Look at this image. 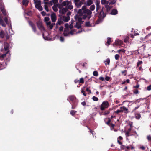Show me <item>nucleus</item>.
I'll use <instances>...</instances> for the list:
<instances>
[{
  "mask_svg": "<svg viewBox=\"0 0 151 151\" xmlns=\"http://www.w3.org/2000/svg\"><path fill=\"white\" fill-rule=\"evenodd\" d=\"M87 18L88 19H89L90 18L88 17V15L86 13H83L82 11L79 9L78 12L77 14L75 16V19L76 21H78L79 22L83 23L84 21L82 20H85Z\"/></svg>",
  "mask_w": 151,
  "mask_h": 151,
  "instance_id": "obj_1",
  "label": "nucleus"
},
{
  "mask_svg": "<svg viewBox=\"0 0 151 151\" xmlns=\"http://www.w3.org/2000/svg\"><path fill=\"white\" fill-rule=\"evenodd\" d=\"M37 25L39 29L42 33V35L43 38L46 40H49V38L47 36H45L46 34H48L47 32L45 30L44 27L42 22H39L37 23Z\"/></svg>",
  "mask_w": 151,
  "mask_h": 151,
  "instance_id": "obj_2",
  "label": "nucleus"
},
{
  "mask_svg": "<svg viewBox=\"0 0 151 151\" xmlns=\"http://www.w3.org/2000/svg\"><path fill=\"white\" fill-rule=\"evenodd\" d=\"M80 9L82 11V12H83V13H86L88 14L89 18L91 17L92 12L89 9H86V6H83L82 7L81 9Z\"/></svg>",
  "mask_w": 151,
  "mask_h": 151,
  "instance_id": "obj_3",
  "label": "nucleus"
},
{
  "mask_svg": "<svg viewBox=\"0 0 151 151\" xmlns=\"http://www.w3.org/2000/svg\"><path fill=\"white\" fill-rule=\"evenodd\" d=\"M74 32H75L74 30H71L69 32V29L68 30V29H65L64 30L63 34L65 36H69L70 34L71 35L74 34L75 33H74Z\"/></svg>",
  "mask_w": 151,
  "mask_h": 151,
  "instance_id": "obj_4",
  "label": "nucleus"
},
{
  "mask_svg": "<svg viewBox=\"0 0 151 151\" xmlns=\"http://www.w3.org/2000/svg\"><path fill=\"white\" fill-rule=\"evenodd\" d=\"M41 1H36L35 2V8L40 11H41L43 10V8L41 5Z\"/></svg>",
  "mask_w": 151,
  "mask_h": 151,
  "instance_id": "obj_5",
  "label": "nucleus"
},
{
  "mask_svg": "<svg viewBox=\"0 0 151 151\" xmlns=\"http://www.w3.org/2000/svg\"><path fill=\"white\" fill-rule=\"evenodd\" d=\"M109 103L108 101H103L101 106L100 109L101 110H104L105 109L107 108L109 106Z\"/></svg>",
  "mask_w": 151,
  "mask_h": 151,
  "instance_id": "obj_6",
  "label": "nucleus"
},
{
  "mask_svg": "<svg viewBox=\"0 0 151 151\" xmlns=\"http://www.w3.org/2000/svg\"><path fill=\"white\" fill-rule=\"evenodd\" d=\"M62 6L60 5L58 7L60 9L59 12L60 14H65L68 11V9L67 7H65L64 8H62Z\"/></svg>",
  "mask_w": 151,
  "mask_h": 151,
  "instance_id": "obj_7",
  "label": "nucleus"
},
{
  "mask_svg": "<svg viewBox=\"0 0 151 151\" xmlns=\"http://www.w3.org/2000/svg\"><path fill=\"white\" fill-rule=\"evenodd\" d=\"M0 8L2 14L4 15H7V13L6 12V10L5 9L4 7V5H1L0 6Z\"/></svg>",
  "mask_w": 151,
  "mask_h": 151,
  "instance_id": "obj_8",
  "label": "nucleus"
},
{
  "mask_svg": "<svg viewBox=\"0 0 151 151\" xmlns=\"http://www.w3.org/2000/svg\"><path fill=\"white\" fill-rule=\"evenodd\" d=\"M93 21L90 20L89 21L86 22L85 23V25L87 27H90L92 26H94L95 25L93 24Z\"/></svg>",
  "mask_w": 151,
  "mask_h": 151,
  "instance_id": "obj_9",
  "label": "nucleus"
},
{
  "mask_svg": "<svg viewBox=\"0 0 151 151\" xmlns=\"http://www.w3.org/2000/svg\"><path fill=\"white\" fill-rule=\"evenodd\" d=\"M46 24L48 28L51 29H52L53 26L55 24L54 23H51L50 21L46 22Z\"/></svg>",
  "mask_w": 151,
  "mask_h": 151,
  "instance_id": "obj_10",
  "label": "nucleus"
},
{
  "mask_svg": "<svg viewBox=\"0 0 151 151\" xmlns=\"http://www.w3.org/2000/svg\"><path fill=\"white\" fill-rule=\"evenodd\" d=\"M70 100L72 101V102H75L76 103L77 102L78 100L74 96H70L69 97Z\"/></svg>",
  "mask_w": 151,
  "mask_h": 151,
  "instance_id": "obj_11",
  "label": "nucleus"
},
{
  "mask_svg": "<svg viewBox=\"0 0 151 151\" xmlns=\"http://www.w3.org/2000/svg\"><path fill=\"white\" fill-rule=\"evenodd\" d=\"M122 112H123L125 113H127L128 112V109L125 106H122L120 107Z\"/></svg>",
  "mask_w": 151,
  "mask_h": 151,
  "instance_id": "obj_12",
  "label": "nucleus"
},
{
  "mask_svg": "<svg viewBox=\"0 0 151 151\" xmlns=\"http://www.w3.org/2000/svg\"><path fill=\"white\" fill-rule=\"evenodd\" d=\"M51 18L52 21L53 22H55L56 20V16L55 14L53 13L51 15Z\"/></svg>",
  "mask_w": 151,
  "mask_h": 151,
  "instance_id": "obj_13",
  "label": "nucleus"
},
{
  "mask_svg": "<svg viewBox=\"0 0 151 151\" xmlns=\"http://www.w3.org/2000/svg\"><path fill=\"white\" fill-rule=\"evenodd\" d=\"M70 19L69 16H63L62 18V20L65 22H68Z\"/></svg>",
  "mask_w": 151,
  "mask_h": 151,
  "instance_id": "obj_14",
  "label": "nucleus"
},
{
  "mask_svg": "<svg viewBox=\"0 0 151 151\" xmlns=\"http://www.w3.org/2000/svg\"><path fill=\"white\" fill-rule=\"evenodd\" d=\"M123 42L120 40H116L115 41V44L116 45H122Z\"/></svg>",
  "mask_w": 151,
  "mask_h": 151,
  "instance_id": "obj_15",
  "label": "nucleus"
},
{
  "mask_svg": "<svg viewBox=\"0 0 151 151\" xmlns=\"http://www.w3.org/2000/svg\"><path fill=\"white\" fill-rule=\"evenodd\" d=\"M109 2L106 0H101V3L102 4H104L106 6H108V4L109 5Z\"/></svg>",
  "mask_w": 151,
  "mask_h": 151,
  "instance_id": "obj_16",
  "label": "nucleus"
},
{
  "mask_svg": "<svg viewBox=\"0 0 151 151\" xmlns=\"http://www.w3.org/2000/svg\"><path fill=\"white\" fill-rule=\"evenodd\" d=\"M63 21L61 20L58 19L57 21L56 25V28H57L58 27L59 25H60L63 24Z\"/></svg>",
  "mask_w": 151,
  "mask_h": 151,
  "instance_id": "obj_17",
  "label": "nucleus"
},
{
  "mask_svg": "<svg viewBox=\"0 0 151 151\" xmlns=\"http://www.w3.org/2000/svg\"><path fill=\"white\" fill-rule=\"evenodd\" d=\"M93 3V0H88L86 3V5L87 6H90Z\"/></svg>",
  "mask_w": 151,
  "mask_h": 151,
  "instance_id": "obj_18",
  "label": "nucleus"
},
{
  "mask_svg": "<svg viewBox=\"0 0 151 151\" xmlns=\"http://www.w3.org/2000/svg\"><path fill=\"white\" fill-rule=\"evenodd\" d=\"M78 100L77 101V102H76V103L75 102H73L71 103L72 104V109H75L76 108V107L77 104L78 103Z\"/></svg>",
  "mask_w": 151,
  "mask_h": 151,
  "instance_id": "obj_19",
  "label": "nucleus"
},
{
  "mask_svg": "<svg viewBox=\"0 0 151 151\" xmlns=\"http://www.w3.org/2000/svg\"><path fill=\"white\" fill-rule=\"evenodd\" d=\"M70 1H68L66 0L64 1H63L62 3V5L64 6H66L69 4Z\"/></svg>",
  "mask_w": 151,
  "mask_h": 151,
  "instance_id": "obj_20",
  "label": "nucleus"
},
{
  "mask_svg": "<svg viewBox=\"0 0 151 151\" xmlns=\"http://www.w3.org/2000/svg\"><path fill=\"white\" fill-rule=\"evenodd\" d=\"M118 11L116 9H113L112 10L111 12V14L113 15H115L117 14Z\"/></svg>",
  "mask_w": 151,
  "mask_h": 151,
  "instance_id": "obj_21",
  "label": "nucleus"
},
{
  "mask_svg": "<svg viewBox=\"0 0 151 151\" xmlns=\"http://www.w3.org/2000/svg\"><path fill=\"white\" fill-rule=\"evenodd\" d=\"M58 6V4H54V6L52 7V9L53 10L55 11L56 12L58 11V9L57 8V6Z\"/></svg>",
  "mask_w": 151,
  "mask_h": 151,
  "instance_id": "obj_22",
  "label": "nucleus"
},
{
  "mask_svg": "<svg viewBox=\"0 0 151 151\" xmlns=\"http://www.w3.org/2000/svg\"><path fill=\"white\" fill-rule=\"evenodd\" d=\"M77 21L78 22H76V24L75 26V27H76L78 29L81 27V24L82 23H81V22H79L78 21Z\"/></svg>",
  "mask_w": 151,
  "mask_h": 151,
  "instance_id": "obj_23",
  "label": "nucleus"
},
{
  "mask_svg": "<svg viewBox=\"0 0 151 151\" xmlns=\"http://www.w3.org/2000/svg\"><path fill=\"white\" fill-rule=\"evenodd\" d=\"M30 25L31 26L33 31L35 32H36V27L35 25H34L32 23H30Z\"/></svg>",
  "mask_w": 151,
  "mask_h": 151,
  "instance_id": "obj_24",
  "label": "nucleus"
},
{
  "mask_svg": "<svg viewBox=\"0 0 151 151\" xmlns=\"http://www.w3.org/2000/svg\"><path fill=\"white\" fill-rule=\"evenodd\" d=\"M0 25H1V26L3 27H5L6 26L1 17H0Z\"/></svg>",
  "mask_w": 151,
  "mask_h": 151,
  "instance_id": "obj_25",
  "label": "nucleus"
},
{
  "mask_svg": "<svg viewBox=\"0 0 151 151\" xmlns=\"http://www.w3.org/2000/svg\"><path fill=\"white\" fill-rule=\"evenodd\" d=\"M9 44L8 43L6 42L5 43L4 48L5 51H6L8 50L9 47Z\"/></svg>",
  "mask_w": 151,
  "mask_h": 151,
  "instance_id": "obj_26",
  "label": "nucleus"
},
{
  "mask_svg": "<svg viewBox=\"0 0 151 151\" xmlns=\"http://www.w3.org/2000/svg\"><path fill=\"white\" fill-rule=\"evenodd\" d=\"M82 4V3L81 1H80L79 2L76 3L75 4L78 8H79L81 6Z\"/></svg>",
  "mask_w": 151,
  "mask_h": 151,
  "instance_id": "obj_27",
  "label": "nucleus"
},
{
  "mask_svg": "<svg viewBox=\"0 0 151 151\" xmlns=\"http://www.w3.org/2000/svg\"><path fill=\"white\" fill-rule=\"evenodd\" d=\"M5 35V34L4 33V31L3 30H1L0 32V37L2 38H3L4 37Z\"/></svg>",
  "mask_w": 151,
  "mask_h": 151,
  "instance_id": "obj_28",
  "label": "nucleus"
},
{
  "mask_svg": "<svg viewBox=\"0 0 151 151\" xmlns=\"http://www.w3.org/2000/svg\"><path fill=\"white\" fill-rule=\"evenodd\" d=\"M111 42V38H107V41L106 44V45L108 46L109 45Z\"/></svg>",
  "mask_w": 151,
  "mask_h": 151,
  "instance_id": "obj_29",
  "label": "nucleus"
},
{
  "mask_svg": "<svg viewBox=\"0 0 151 151\" xmlns=\"http://www.w3.org/2000/svg\"><path fill=\"white\" fill-rule=\"evenodd\" d=\"M28 2V0H23L22 1L23 5L26 6L27 5Z\"/></svg>",
  "mask_w": 151,
  "mask_h": 151,
  "instance_id": "obj_30",
  "label": "nucleus"
},
{
  "mask_svg": "<svg viewBox=\"0 0 151 151\" xmlns=\"http://www.w3.org/2000/svg\"><path fill=\"white\" fill-rule=\"evenodd\" d=\"M110 62V60L109 58H107L105 61H104L105 64L106 65H109V63Z\"/></svg>",
  "mask_w": 151,
  "mask_h": 151,
  "instance_id": "obj_31",
  "label": "nucleus"
},
{
  "mask_svg": "<svg viewBox=\"0 0 151 151\" xmlns=\"http://www.w3.org/2000/svg\"><path fill=\"white\" fill-rule=\"evenodd\" d=\"M96 4V11L98 12V10L100 9V6L99 5V3H97Z\"/></svg>",
  "mask_w": 151,
  "mask_h": 151,
  "instance_id": "obj_32",
  "label": "nucleus"
},
{
  "mask_svg": "<svg viewBox=\"0 0 151 151\" xmlns=\"http://www.w3.org/2000/svg\"><path fill=\"white\" fill-rule=\"evenodd\" d=\"M125 135H126V137L127 138V140H128L129 139H128V138H127V137L130 136H132V135H133V134H130V133H129V132H126L125 133Z\"/></svg>",
  "mask_w": 151,
  "mask_h": 151,
  "instance_id": "obj_33",
  "label": "nucleus"
},
{
  "mask_svg": "<svg viewBox=\"0 0 151 151\" xmlns=\"http://www.w3.org/2000/svg\"><path fill=\"white\" fill-rule=\"evenodd\" d=\"M141 117V114H135V117L137 119H139Z\"/></svg>",
  "mask_w": 151,
  "mask_h": 151,
  "instance_id": "obj_34",
  "label": "nucleus"
},
{
  "mask_svg": "<svg viewBox=\"0 0 151 151\" xmlns=\"http://www.w3.org/2000/svg\"><path fill=\"white\" fill-rule=\"evenodd\" d=\"M95 9V6L94 5H92L90 8V10L91 11H93Z\"/></svg>",
  "mask_w": 151,
  "mask_h": 151,
  "instance_id": "obj_35",
  "label": "nucleus"
},
{
  "mask_svg": "<svg viewBox=\"0 0 151 151\" xmlns=\"http://www.w3.org/2000/svg\"><path fill=\"white\" fill-rule=\"evenodd\" d=\"M74 22L73 21L71 20V23L70 25H69V28L71 29L73 28V23Z\"/></svg>",
  "mask_w": 151,
  "mask_h": 151,
  "instance_id": "obj_36",
  "label": "nucleus"
},
{
  "mask_svg": "<svg viewBox=\"0 0 151 151\" xmlns=\"http://www.w3.org/2000/svg\"><path fill=\"white\" fill-rule=\"evenodd\" d=\"M50 19L48 17H46L44 18V21L46 22H49V20Z\"/></svg>",
  "mask_w": 151,
  "mask_h": 151,
  "instance_id": "obj_37",
  "label": "nucleus"
},
{
  "mask_svg": "<svg viewBox=\"0 0 151 151\" xmlns=\"http://www.w3.org/2000/svg\"><path fill=\"white\" fill-rule=\"evenodd\" d=\"M76 112L77 111H76L73 110H71L70 112V114L71 115L73 116L75 114Z\"/></svg>",
  "mask_w": 151,
  "mask_h": 151,
  "instance_id": "obj_38",
  "label": "nucleus"
},
{
  "mask_svg": "<svg viewBox=\"0 0 151 151\" xmlns=\"http://www.w3.org/2000/svg\"><path fill=\"white\" fill-rule=\"evenodd\" d=\"M125 51V50L124 49H120L117 51V52L119 53H120L121 52L124 53Z\"/></svg>",
  "mask_w": 151,
  "mask_h": 151,
  "instance_id": "obj_39",
  "label": "nucleus"
},
{
  "mask_svg": "<svg viewBox=\"0 0 151 151\" xmlns=\"http://www.w3.org/2000/svg\"><path fill=\"white\" fill-rule=\"evenodd\" d=\"M93 75L94 76H97L98 75V72L97 71H95L93 73Z\"/></svg>",
  "mask_w": 151,
  "mask_h": 151,
  "instance_id": "obj_40",
  "label": "nucleus"
},
{
  "mask_svg": "<svg viewBox=\"0 0 151 151\" xmlns=\"http://www.w3.org/2000/svg\"><path fill=\"white\" fill-rule=\"evenodd\" d=\"M101 22H102L101 19H100V18H99L98 20L96 22L95 24H97L100 23Z\"/></svg>",
  "mask_w": 151,
  "mask_h": 151,
  "instance_id": "obj_41",
  "label": "nucleus"
},
{
  "mask_svg": "<svg viewBox=\"0 0 151 151\" xmlns=\"http://www.w3.org/2000/svg\"><path fill=\"white\" fill-rule=\"evenodd\" d=\"M146 89L148 91H150L151 90V84L149 85L146 88Z\"/></svg>",
  "mask_w": 151,
  "mask_h": 151,
  "instance_id": "obj_42",
  "label": "nucleus"
},
{
  "mask_svg": "<svg viewBox=\"0 0 151 151\" xmlns=\"http://www.w3.org/2000/svg\"><path fill=\"white\" fill-rule=\"evenodd\" d=\"M4 21L6 23V24H8V20L6 17H5L4 19Z\"/></svg>",
  "mask_w": 151,
  "mask_h": 151,
  "instance_id": "obj_43",
  "label": "nucleus"
},
{
  "mask_svg": "<svg viewBox=\"0 0 151 151\" xmlns=\"http://www.w3.org/2000/svg\"><path fill=\"white\" fill-rule=\"evenodd\" d=\"M92 99L93 100L95 101H97L98 100V98L95 96H93L92 98Z\"/></svg>",
  "mask_w": 151,
  "mask_h": 151,
  "instance_id": "obj_44",
  "label": "nucleus"
},
{
  "mask_svg": "<svg viewBox=\"0 0 151 151\" xmlns=\"http://www.w3.org/2000/svg\"><path fill=\"white\" fill-rule=\"evenodd\" d=\"M147 139L149 141H151V135H148L147 137Z\"/></svg>",
  "mask_w": 151,
  "mask_h": 151,
  "instance_id": "obj_45",
  "label": "nucleus"
},
{
  "mask_svg": "<svg viewBox=\"0 0 151 151\" xmlns=\"http://www.w3.org/2000/svg\"><path fill=\"white\" fill-rule=\"evenodd\" d=\"M79 82L80 83H83L84 82L83 79V78H81Z\"/></svg>",
  "mask_w": 151,
  "mask_h": 151,
  "instance_id": "obj_46",
  "label": "nucleus"
},
{
  "mask_svg": "<svg viewBox=\"0 0 151 151\" xmlns=\"http://www.w3.org/2000/svg\"><path fill=\"white\" fill-rule=\"evenodd\" d=\"M44 8L45 9L47 12H48L49 11V9L47 6L45 5Z\"/></svg>",
  "mask_w": 151,
  "mask_h": 151,
  "instance_id": "obj_47",
  "label": "nucleus"
},
{
  "mask_svg": "<svg viewBox=\"0 0 151 151\" xmlns=\"http://www.w3.org/2000/svg\"><path fill=\"white\" fill-rule=\"evenodd\" d=\"M73 6L72 5L70 4L68 5V8L69 9L71 10L73 9Z\"/></svg>",
  "mask_w": 151,
  "mask_h": 151,
  "instance_id": "obj_48",
  "label": "nucleus"
},
{
  "mask_svg": "<svg viewBox=\"0 0 151 151\" xmlns=\"http://www.w3.org/2000/svg\"><path fill=\"white\" fill-rule=\"evenodd\" d=\"M119 55L118 54H116L115 55V58L116 60H117L119 59Z\"/></svg>",
  "mask_w": 151,
  "mask_h": 151,
  "instance_id": "obj_49",
  "label": "nucleus"
},
{
  "mask_svg": "<svg viewBox=\"0 0 151 151\" xmlns=\"http://www.w3.org/2000/svg\"><path fill=\"white\" fill-rule=\"evenodd\" d=\"M65 29H68V30L69 29V25L68 23H66L65 25Z\"/></svg>",
  "mask_w": 151,
  "mask_h": 151,
  "instance_id": "obj_50",
  "label": "nucleus"
},
{
  "mask_svg": "<svg viewBox=\"0 0 151 151\" xmlns=\"http://www.w3.org/2000/svg\"><path fill=\"white\" fill-rule=\"evenodd\" d=\"M139 91L138 90H135L133 91V93L135 94H137L138 93Z\"/></svg>",
  "mask_w": 151,
  "mask_h": 151,
  "instance_id": "obj_51",
  "label": "nucleus"
},
{
  "mask_svg": "<svg viewBox=\"0 0 151 151\" xmlns=\"http://www.w3.org/2000/svg\"><path fill=\"white\" fill-rule=\"evenodd\" d=\"M142 63V61H139L137 63V66H139V65Z\"/></svg>",
  "mask_w": 151,
  "mask_h": 151,
  "instance_id": "obj_52",
  "label": "nucleus"
},
{
  "mask_svg": "<svg viewBox=\"0 0 151 151\" xmlns=\"http://www.w3.org/2000/svg\"><path fill=\"white\" fill-rule=\"evenodd\" d=\"M48 3L49 5L52 6L53 5V3L54 4V2L52 0V1H50Z\"/></svg>",
  "mask_w": 151,
  "mask_h": 151,
  "instance_id": "obj_53",
  "label": "nucleus"
},
{
  "mask_svg": "<svg viewBox=\"0 0 151 151\" xmlns=\"http://www.w3.org/2000/svg\"><path fill=\"white\" fill-rule=\"evenodd\" d=\"M128 40H129V37H126L124 39V42H128Z\"/></svg>",
  "mask_w": 151,
  "mask_h": 151,
  "instance_id": "obj_54",
  "label": "nucleus"
},
{
  "mask_svg": "<svg viewBox=\"0 0 151 151\" xmlns=\"http://www.w3.org/2000/svg\"><path fill=\"white\" fill-rule=\"evenodd\" d=\"M81 92L83 93L84 96H86V94L85 93V92L83 90V89L81 90Z\"/></svg>",
  "mask_w": 151,
  "mask_h": 151,
  "instance_id": "obj_55",
  "label": "nucleus"
},
{
  "mask_svg": "<svg viewBox=\"0 0 151 151\" xmlns=\"http://www.w3.org/2000/svg\"><path fill=\"white\" fill-rule=\"evenodd\" d=\"M42 14L43 16H45L46 15V13L44 11H42L41 13Z\"/></svg>",
  "mask_w": 151,
  "mask_h": 151,
  "instance_id": "obj_56",
  "label": "nucleus"
},
{
  "mask_svg": "<svg viewBox=\"0 0 151 151\" xmlns=\"http://www.w3.org/2000/svg\"><path fill=\"white\" fill-rule=\"evenodd\" d=\"M121 112H122L121 109L120 110H117L116 111H115V112L117 114H118Z\"/></svg>",
  "mask_w": 151,
  "mask_h": 151,
  "instance_id": "obj_57",
  "label": "nucleus"
},
{
  "mask_svg": "<svg viewBox=\"0 0 151 151\" xmlns=\"http://www.w3.org/2000/svg\"><path fill=\"white\" fill-rule=\"evenodd\" d=\"M110 79V77L109 76H106L105 78V80L107 81H109Z\"/></svg>",
  "mask_w": 151,
  "mask_h": 151,
  "instance_id": "obj_58",
  "label": "nucleus"
},
{
  "mask_svg": "<svg viewBox=\"0 0 151 151\" xmlns=\"http://www.w3.org/2000/svg\"><path fill=\"white\" fill-rule=\"evenodd\" d=\"M60 40L61 41V42H63L64 41V38L62 37H60Z\"/></svg>",
  "mask_w": 151,
  "mask_h": 151,
  "instance_id": "obj_59",
  "label": "nucleus"
},
{
  "mask_svg": "<svg viewBox=\"0 0 151 151\" xmlns=\"http://www.w3.org/2000/svg\"><path fill=\"white\" fill-rule=\"evenodd\" d=\"M99 79L100 80H102V81H104V78L103 77H102V76L100 77L99 78Z\"/></svg>",
  "mask_w": 151,
  "mask_h": 151,
  "instance_id": "obj_60",
  "label": "nucleus"
},
{
  "mask_svg": "<svg viewBox=\"0 0 151 151\" xmlns=\"http://www.w3.org/2000/svg\"><path fill=\"white\" fill-rule=\"evenodd\" d=\"M80 1V0H74V3L75 4Z\"/></svg>",
  "mask_w": 151,
  "mask_h": 151,
  "instance_id": "obj_61",
  "label": "nucleus"
},
{
  "mask_svg": "<svg viewBox=\"0 0 151 151\" xmlns=\"http://www.w3.org/2000/svg\"><path fill=\"white\" fill-rule=\"evenodd\" d=\"M86 91H87L89 92L90 93H91L90 90V89L89 88H86Z\"/></svg>",
  "mask_w": 151,
  "mask_h": 151,
  "instance_id": "obj_62",
  "label": "nucleus"
},
{
  "mask_svg": "<svg viewBox=\"0 0 151 151\" xmlns=\"http://www.w3.org/2000/svg\"><path fill=\"white\" fill-rule=\"evenodd\" d=\"M126 70H124L123 71H122V74H124V76L126 75V73H125L126 72Z\"/></svg>",
  "mask_w": 151,
  "mask_h": 151,
  "instance_id": "obj_63",
  "label": "nucleus"
},
{
  "mask_svg": "<svg viewBox=\"0 0 151 151\" xmlns=\"http://www.w3.org/2000/svg\"><path fill=\"white\" fill-rule=\"evenodd\" d=\"M109 111H106L104 113V115H107L108 114H109Z\"/></svg>",
  "mask_w": 151,
  "mask_h": 151,
  "instance_id": "obj_64",
  "label": "nucleus"
}]
</instances>
